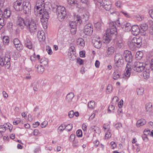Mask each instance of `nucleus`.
I'll use <instances>...</instances> for the list:
<instances>
[{
	"label": "nucleus",
	"instance_id": "1",
	"mask_svg": "<svg viewBox=\"0 0 153 153\" xmlns=\"http://www.w3.org/2000/svg\"><path fill=\"white\" fill-rule=\"evenodd\" d=\"M18 27L23 29L25 26L30 33L35 32L37 30V25L35 21L32 19L26 18L24 20L21 17H17V22Z\"/></svg>",
	"mask_w": 153,
	"mask_h": 153
},
{
	"label": "nucleus",
	"instance_id": "2",
	"mask_svg": "<svg viewBox=\"0 0 153 153\" xmlns=\"http://www.w3.org/2000/svg\"><path fill=\"white\" fill-rule=\"evenodd\" d=\"M96 6L100 9L103 8L106 10H109L111 7L110 0H94Z\"/></svg>",
	"mask_w": 153,
	"mask_h": 153
},
{
	"label": "nucleus",
	"instance_id": "3",
	"mask_svg": "<svg viewBox=\"0 0 153 153\" xmlns=\"http://www.w3.org/2000/svg\"><path fill=\"white\" fill-rule=\"evenodd\" d=\"M56 14L58 19L60 21H63L67 14L65 8L62 6H57Z\"/></svg>",
	"mask_w": 153,
	"mask_h": 153
},
{
	"label": "nucleus",
	"instance_id": "4",
	"mask_svg": "<svg viewBox=\"0 0 153 153\" xmlns=\"http://www.w3.org/2000/svg\"><path fill=\"white\" fill-rule=\"evenodd\" d=\"M39 13L42 16V18H41V21L44 28V29L47 28V22L49 18L48 13L46 11H44V10H42V9L41 8L39 10Z\"/></svg>",
	"mask_w": 153,
	"mask_h": 153
},
{
	"label": "nucleus",
	"instance_id": "5",
	"mask_svg": "<svg viewBox=\"0 0 153 153\" xmlns=\"http://www.w3.org/2000/svg\"><path fill=\"white\" fill-rule=\"evenodd\" d=\"M74 20L75 21H72L69 23V25L71 27L70 31L72 34H75L76 32V23L77 22V23H79L81 22V19L80 17L78 16H74Z\"/></svg>",
	"mask_w": 153,
	"mask_h": 153
},
{
	"label": "nucleus",
	"instance_id": "6",
	"mask_svg": "<svg viewBox=\"0 0 153 153\" xmlns=\"http://www.w3.org/2000/svg\"><path fill=\"white\" fill-rule=\"evenodd\" d=\"M10 56L9 53L5 54L3 58L0 57V65L1 66L4 65L7 68H9L10 66Z\"/></svg>",
	"mask_w": 153,
	"mask_h": 153
},
{
	"label": "nucleus",
	"instance_id": "7",
	"mask_svg": "<svg viewBox=\"0 0 153 153\" xmlns=\"http://www.w3.org/2000/svg\"><path fill=\"white\" fill-rule=\"evenodd\" d=\"M105 33L108 34V36H110L112 37L117 34V29L114 22H110L109 28L107 30Z\"/></svg>",
	"mask_w": 153,
	"mask_h": 153
},
{
	"label": "nucleus",
	"instance_id": "8",
	"mask_svg": "<svg viewBox=\"0 0 153 153\" xmlns=\"http://www.w3.org/2000/svg\"><path fill=\"white\" fill-rule=\"evenodd\" d=\"M146 63L145 64L143 62H136L134 64L133 69L135 71L140 72L143 71L145 68H146Z\"/></svg>",
	"mask_w": 153,
	"mask_h": 153
},
{
	"label": "nucleus",
	"instance_id": "9",
	"mask_svg": "<svg viewBox=\"0 0 153 153\" xmlns=\"http://www.w3.org/2000/svg\"><path fill=\"white\" fill-rule=\"evenodd\" d=\"M115 65L118 67H121L123 64L124 60L122 55L120 54H117L114 57Z\"/></svg>",
	"mask_w": 153,
	"mask_h": 153
},
{
	"label": "nucleus",
	"instance_id": "10",
	"mask_svg": "<svg viewBox=\"0 0 153 153\" xmlns=\"http://www.w3.org/2000/svg\"><path fill=\"white\" fill-rule=\"evenodd\" d=\"M22 7L25 13L28 15L30 13L31 7L29 1L26 0L24 1L22 3Z\"/></svg>",
	"mask_w": 153,
	"mask_h": 153
},
{
	"label": "nucleus",
	"instance_id": "11",
	"mask_svg": "<svg viewBox=\"0 0 153 153\" xmlns=\"http://www.w3.org/2000/svg\"><path fill=\"white\" fill-rule=\"evenodd\" d=\"M93 31V26L91 24H88L85 25L84 27L83 33L87 35H91L92 34Z\"/></svg>",
	"mask_w": 153,
	"mask_h": 153
},
{
	"label": "nucleus",
	"instance_id": "12",
	"mask_svg": "<svg viewBox=\"0 0 153 153\" xmlns=\"http://www.w3.org/2000/svg\"><path fill=\"white\" fill-rule=\"evenodd\" d=\"M123 56L126 62L130 63L132 61V56L130 51L128 50L124 51Z\"/></svg>",
	"mask_w": 153,
	"mask_h": 153
},
{
	"label": "nucleus",
	"instance_id": "13",
	"mask_svg": "<svg viewBox=\"0 0 153 153\" xmlns=\"http://www.w3.org/2000/svg\"><path fill=\"white\" fill-rule=\"evenodd\" d=\"M22 1L17 0L13 3V7L15 9L18 11H21L23 10Z\"/></svg>",
	"mask_w": 153,
	"mask_h": 153
},
{
	"label": "nucleus",
	"instance_id": "14",
	"mask_svg": "<svg viewBox=\"0 0 153 153\" xmlns=\"http://www.w3.org/2000/svg\"><path fill=\"white\" fill-rule=\"evenodd\" d=\"M131 42L134 46L137 47H140L142 45V39L140 38H133L131 40Z\"/></svg>",
	"mask_w": 153,
	"mask_h": 153
},
{
	"label": "nucleus",
	"instance_id": "15",
	"mask_svg": "<svg viewBox=\"0 0 153 153\" xmlns=\"http://www.w3.org/2000/svg\"><path fill=\"white\" fill-rule=\"evenodd\" d=\"M13 43L15 47L17 50L20 51L23 49V46L20 43V41L17 38H15L13 40Z\"/></svg>",
	"mask_w": 153,
	"mask_h": 153
},
{
	"label": "nucleus",
	"instance_id": "16",
	"mask_svg": "<svg viewBox=\"0 0 153 153\" xmlns=\"http://www.w3.org/2000/svg\"><path fill=\"white\" fill-rule=\"evenodd\" d=\"M132 33L134 35H138L140 31V29L139 27L137 25H133L131 27Z\"/></svg>",
	"mask_w": 153,
	"mask_h": 153
},
{
	"label": "nucleus",
	"instance_id": "17",
	"mask_svg": "<svg viewBox=\"0 0 153 153\" xmlns=\"http://www.w3.org/2000/svg\"><path fill=\"white\" fill-rule=\"evenodd\" d=\"M37 37L39 40L41 41H44L45 39V33L43 31H38Z\"/></svg>",
	"mask_w": 153,
	"mask_h": 153
},
{
	"label": "nucleus",
	"instance_id": "18",
	"mask_svg": "<svg viewBox=\"0 0 153 153\" xmlns=\"http://www.w3.org/2000/svg\"><path fill=\"white\" fill-rule=\"evenodd\" d=\"M44 6V1L43 0H38L36 2L35 9L39 10V8H41Z\"/></svg>",
	"mask_w": 153,
	"mask_h": 153
},
{
	"label": "nucleus",
	"instance_id": "19",
	"mask_svg": "<svg viewBox=\"0 0 153 153\" xmlns=\"http://www.w3.org/2000/svg\"><path fill=\"white\" fill-rule=\"evenodd\" d=\"M94 46L96 48H100L102 45L101 42L99 39H97V40L94 39L93 41Z\"/></svg>",
	"mask_w": 153,
	"mask_h": 153
},
{
	"label": "nucleus",
	"instance_id": "20",
	"mask_svg": "<svg viewBox=\"0 0 153 153\" xmlns=\"http://www.w3.org/2000/svg\"><path fill=\"white\" fill-rule=\"evenodd\" d=\"M131 69L130 68V66L128 63H127L125 69L126 72H125L124 73V75L126 77H129L131 74Z\"/></svg>",
	"mask_w": 153,
	"mask_h": 153
},
{
	"label": "nucleus",
	"instance_id": "21",
	"mask_svg": "<svg viewBox=\"0 0 153 153\" xmlns=\"http://www.w3.org/2000/svg\"><path fill=\"white\" fill-rule=\"evenodd\" d=\"M62 127V126H60L59 127V128L60 131H62L66 128L67 130L68 131H69L71 130V129H72L73 128V126L72 124H70L66 126L65 125H64L63 128H61Z\"/></svg>",
	"mask_w": 153,
	"mask_h": 153
},
{
	"label": "nucleus",
	"instance_id": "22",
	"mask_svg": "<svg viewBox=\"0 0 153 153\" xmlns=\"http://www.w3.org/2000/svg\"><path fill=\"white\" fill-rule=\"evenodd\" d=\"M74 96V94L72 92L68 93L66 97V101L68 102H71L72 101Z\"/></svg>",
	"mask_w": 153,
	"mask_h": 153
},
{
	"label": "nucleus",
	"instance_id": "23",
	"mask_svg": "<svg viewBox=\"0 0 153 153\" xmlns=\"http://www.w3.org/2000/svg\"><path fill=\"white\" fill-rule=\"evenodd\" d=\"M131 26L130 24L129 23H126L123 26L122 28L126 32L130 31L131 29Z\"/></svg>",
	"mask_w": 153,
	"mask_h": 153
},
{
	"label": "nucleus",
	"instance_id": "24",
	"mask_svg": "<svg viewBox=\"0 0 153 153\" xmlns=\"http://www.w3.org/2000/svg\"><path fill=\"white\" fill-rule=\"evenodd\" d=\"M112 37L110 36H108V34L105 33V35H104L103 37L104 42L106 43H109L111 40Z\"/></svg>",
	"mask_w": 153,
	"mask_h": 153
},
{
	"label": "nucleus",
	"instance_id": "25",
	"mask_svg": "<svg viewBox=\"0 0 153 153\" xmlns=\"http://www.w3.org/2000/svg\"><path fill=\"white\" fill-rule=\"evenodd\" d=\"M146 123V120L144 119H142L137 121L136 123V126L138 127H139L145 125Z\"/></svg>",
	"mask_w": 153,
	"mask_h": 153
},
{
	"label": "nucleus",
	"instance_id": "26",
	"mask_svg": "<svg viewBox=\"0 0 153 153\" xmlns=\"http://www.w3.org/2000/svg\"><path fill=\"white\" fill-rule=\"evenodd\" d=\"M25 45L27 48L31 49L32 48V42L29 39L27 38L25 41Z\"/></svg>",
	"mask_w": 153,
	"mask_h": 153
},
{
	"label": "nucleus",
	"instance_id": "27",
	"mask_svg": "<svg viewBox=\"0 0 153 153\" xmlns=\"http://www.w3.org/2000/svg\"><path fill=\"white\" fill-rule=\"evenodd\" d=\"M11 15L10 10L8 9H6L4 10L3 14V17L6 18H8L10 17Z\"/></svg>",
	"mask_w": 153,
	"mask_h": 153
},
{
	"label": "nucleus",
	"instance_id": "28",
	"mask_svg": "<svg viewBox=\"0 0 153 153\" xmlns=\"http://www.w3.org/2000/svg\"><path fill=\"white\" fill-rule=\"evenodd\" d=\"M116 45L120 48H122L124 46V42L121 39L116 41Z\"/></svg>",
	"mask_w": 153,
	"mask_h": 153
},
{
	"label": "nucleus",
	"instance_id": "29",
	"mask_svg": "<svg viewBox=\"0 0 153 153\" xmlns=\"http://www.w3.org/2000/svg\"><path fill=\"white\" fill-rule=\"evenodd\" d=\"M120 73L116 71H114L113 74V79L114 80H117L120 78Z\"/></svg>",
	"mask_w": 153,
	"mask_h": 153
},
{
	"label": "nucleus",
	"instance_id": "30",
	"mask_svg": "<svg viewBox=\"0 0 153 153\" xmlns=\"http://www.w3.org/2000/svg\"><path fill=\"white\" fill-rule=\"evenodd\" d=\"M77 44L80 47H83L85 44L84 41L81 38H79L77 40Z\"/></svg>",
	"mask_w": 153,
	"mask_h": 153
},
{
	"label": "nucleus",
	"instance_id": "31",
	"mask_svg": "<svg viewBox=\"0 0 153 153\" xmlns=\"http://www.w3.org/2000/svg\"><path fill=\"white\" fill-rule=\"evenodd\" d=\"M150 71L148 69H146L143 72V76L145 79H148L149 77Z\"/></svg>",
	"mask_w": 153,
	"mask_h": 153
},
{
	"label": "nucleus",
	"instance_id": "32",
	"mask_svg": "<svg viewBox=\"0 0 153 153\" xmlns=\"http://www.w3.org/2000/svg\"><path fill=\"white\" fill-rule=\"evenodd\" d=\"M48 59L45 57L42 58L40 60V63L42 66L47 65L48 64Z\"/></svg>",
	"mask_w": 153,
	"mask_h": 153
},
{
	"label": "nucleus",
	"instance_id": "33",
	"mask_svg": "<svg viewBox=\"0 0 153 153\" xmlns=\"http://www.w3.org/2000/svg\"><path fill=\"white\" fill-rule=\"evenodd\" d=\"M147 62H146V69H149L151 68L152 70H153V59L151 60V62L149 64Z\"/></svg>",
	"mask_w": 153,
	"mask_h": 153
},
{
	"label": "nucleus",
	"instance_id": "34",
	"mask_svg": "<svg viewBox=\"0 0 153 153\" xmlns=\"http://www.w3.org/2000/svg\"><path fill=\"white\" fill-rule=\"evenodd\" d=\"M114 51V49L113 47H111L108 48L107 53L108 55H110L113 54Z\"/></svg>",
	"mask_w": 153,
	"mask_h": 153
},
{
	"label": "nucleus",
	"instance_id": "35",
	"mask_svg": "<svg viewBox=\"0 0 153 153\" xmlns=\"http://www.w3.org/2000/svg\"><path fill=\"white\" fill-rule=\"evenodd\" d=\"M91 129L93 131L95 132L96 133L99 134L100 133V128L96 126H91Z\"/></svg>",
	"mask_w": 153,
	"mask_h": 153
},
{
	"label": "nucleus",
	"instance_id": "36",
	"mask_svg": "<svg viewBox=\"0 0 153 153\" xmlns=\"http://www.w3.org/2000/svg\"><path fill=\"white\" fill-rule=\"evenodd\" d=\"M144 89L142 87L138 88L137 89V94L138 95H141L143 94Z\"/></svg>",
	"mask_w": 153,
	"mask_h": 153
},
{
	"label": "nucleus",
	"instance_id": "37",
	"mask_svg": "<svg viewBox=\"0 0 153 153\" xmlns=\"http://www.w3.org/2000/svg\"><path fill=\"white\" fill-rule=\"evenodd\" d=\"M75 52H69L68 54V56L71 60H73L76 58L75 55Z\"/></svg>",
	"mask_w": 153,
	"mask_h": 153
},
{
	"label": "nucleus",
	"instance_id": "38",
	"mask_svg": "<svg viewBox=\"0 0 153 153\" xmlns=\"http://www.w3.org/2000/svg\"><path fill=\"white\" fill-rule=\"evenodd\" d=\"M143 56V53L142 52L140 51H137L136 54V57L137 59H140Z\"/></svg>",
	"mask_w": 153,
	"mask_h": 153
},
{
	"label": "nucleus",
	"instance_id": "39",
	"mask_svg": "<svg viewBox=\"0 0 153 153\" xmlns=\"http://www.w3.org/2000/svg\"><path fill=\"white\" fill-rule=\"evenodd\" d=\"M37 71L39 74H42L44 71V68L42 65H38L37 67Z\"/></svg>",
	"mask_w": 153,
	"mask_h": 153
},
{
	"label": "nucleus",
	"instance_id": "40",
	"mask_svg": "<svg viewBox=\"0 0 153 153\" xmlns=\"http://www.w3.org/2000/svg\"><path fill=\"white\" fill-rule=\"evenodd\" d=\"M140 27L141 30L144 31L147 30L148 28L147 25L145 23L141 24L140 25Z\"/></svg>",
	"mask_w": 153,
	"mask_h": 153
},
{
	"label": "nucleus",
	"instance_id": "41",
	"mask_svg": "<svg viewBox=\"0 0 153 153\" xmlns=\"http://www.w3.org/2000/svg\"><path fill=\"white\" fill-rule=\"evenodd\" d=\"M88 108L91 109H93L95 106V103L94 101H91L88 104Z\"/></svg>",
	"mask_w": 153,
	"mask_h": 153
},
{
	"label": "nucleus",
	"instance_id": "42",
	"mask_svg": "<svg viewBox=\"0 0 153 153\" xmlns=\"http://www.w3.org/2000/svg\"><path fill=\"white\" fill-rule=\"evenodd\" d=\"M146 111L148 112H151L152 111V105L150 103L146 105Z\"/></svg>",
	"mask_w": 153,
	"mask_h": 153
},
{
	"label": "nucleus",
	"instance_id": "43",
	"mask_svg": "<svg viewBox=\"0 0 153 153\" xmlns=\"http://www.w3.org/2000/svg\"><path fill=\"white\" fill-rule=\"evenodd\" d=\"M110 128V126L108 123L105 124L103 125V128L104 129L105 131H109Z\"/></svg>",
	"mask_w": 153,
	"mask_h": 153
},
{
	"label": "nucleus",
	"instance_id": "44",
	"mask_svg": "<svg viewBox=\"0 0 153 153\" xmlns=\"http://www.w3.org/2000/svg\"><path fill=\"white\" fill-rule=\"evenodd\" d=\"M7 127L5 126V125L0 126V132H4L7 129Z\"/></svg>",
	"mask_w": 153,
	"mask_h": 153
},
{
	"label": "nucleus",
	"instance_id": "45",
	"mask_svg": "<svg viewBox=\"0 0 153 153\" xmlns=\"http://www.w3.org/2000/svg\"><path fill=\"white\" fill-rule=\"evenodd\" d=\"M112 86L111 85H109L107 88L106 93L108 94H110L112 91Z\"/></svg>",
	"mask_w": 153,
	"mask_h": 153
},
{
	"label": "nucleus",
	"instance_id": "46",
	"mask_svg": "<svg viewBox=\"0 0 153 153\" xmlns=\"http://www.w3.org/2000/svg\"><path fill=\"white\" fill-rule=\"evenodd\" d=\"M46 50L48 53L50 55L52 53V51L51 48L49 46H47L46 47Z\"/></svg>",
	"mask_w": 153,
	"mask_h": 153
},
{
	"label": "nucleus",
	"instance_id": "47",
	"mask_svg": "<svg viewBox=\"0 0 153 153\" xmlns=\"http://www.w3.org/2000/svg\"><path fill=\"white\" fill-rule=\"evenodd\" d=\"M9 39L7 37L4 36L3 38V42L4 45H7L9 42Z\"/></svg>",
	"mask_w": 153,
	"mask_h": 153
},
{
	"label": "nucleus",
	"instance_id": "48",
	"mask_svg": "<svg viewBox=\"0 0 153 153\" xmlns=\"http://www.w3.org/2000/svg\"><path fill=\"white\" fill-rule=\"evenodd\" d=\"M114 108L115 107L112 104L108 106V111L110 112L114 111Z\"/></svg>",
	"mask_w": 153,
	"mask_h": 153
},
{
	"label": "nucleus",
	"instance_id": "49",
	"mask_svg": "<svg viewBox=\"0 0 153 153\" xmlns=\"http://www.w3.org/2000/svg\"><path fill=\"white\" fill-rule=\"evenodd\" d=\"M122 1H118L116 2L115 5L117 7L121 8L122 6Z\"/></svg>",
	"mask_w": 153,
	"mask_h": 153
},
{
	"label": "nucleus",
	"instance_id": "50",
	"mask_svg": "<svg viewBox=\"0 0 153 153\" xmlns=\"http://www.w3.org/2000/svg\"><path fill=\"white\" fill-rule=\"evenodd\" d=\"M101 24L100 22H97L94 24V27L97 29H100L101 27Z\"/></svg>",
	"mask_w": 153,
	"mask_h": 153
},
{
	"label": "nucleus",
	"instance_id": "51",
	"mask_svg": "<svg viewBox=\"0 0 153 153\" xmlns=\"http://www.w3.org/2000/svg\"><path fill=\"white\" fill-rule=\"evenodd\" d=\"M68 115L70 118H72L74 116V111L71 110L68 112Z\"/></svg>",
	"mask_w": 153,
	"mask_h": 153
},
{
	"label": "nucleus",
	"instance_id": "52",
	"mask_svg": "<svg viewBox=\"0 0 153 153\" xmlns=\"http://www.w3.org/2000/svg\"><path fill=\"white\" fill-rule=\"evenodd\" d=\"M76 136L78 137H81L82 136V132L81 130H78L76 131Z\"/></svg>",
	"mask_w": 153,
	"mask_h": 153
},
{
	"label": "nucleus",
	"instance_id": "53",
	"mask_svg": "<svg viewBox=\"0 0 153 153\" xmlns=\"http://www.w3.org/2000/svg\"><path fill=\"white\" fill-rule=\"evenodd\" d=\"M6 23L5 22L2 17H0V25L1 26H4Z\"/></svg>",
	"mask_w": 153,
	"mask_h": 153
},
{
	"label": "nucleus",
	"instance_id": "54",
	"mask_svg": "<svg viewBox=\"0 0 153 153\" xmlns=\"http://www.w3.org/2000/svg\"><path fill=\"white\" fill-rule=\"evenodd\" d=\"M68 2L69 4L72 5L77 4V1L76 0H68Z\"/></svg>",
	"mask_w": 153,
	"mask_h": 153
},
{
	"label": "nucleus",
	"instance_id": "55",
	"mask_svg": "<svg viewBox=\"0 0 153 153\" xmlns=\"http://www.w3.org/2000/svg\"><path fill=\"white\" fill-rule=\"evenodd\" d=\"M107 131V132L105 133V137L106 139H108L109 137H110L111 135L109 131Z\"/></svg>",
	"mask_w": 153,
	"mask_h": 153
},
{
	"label": "nucleus",
	"instance_id": "56",
	"mask_svg": "<svg viewBox=\"0 0 153 153\" xmlns=\"http://www.w3.org/2000/svg\"><path fill=\"white\" fill-rule=\"evenodd\" d=\"M111 147V149H114L116 147V143L112 141L110 143Z\"/></svg>",
	"mask_w": 153,
	"mask_h": 153
},
{
	"label": "nucleus",
	"instance_id": "57",
	"mask_svg": "<svg viewBox=\"0 0 153 153\" xmlns=\"http://www.w3.org/2000/svg\"><path fill=\"white\" fill-rule=\"evenodd\" d=\"M77 63L79 65H82L83 63V60L80 58H77L76 59Z\"/></svg>",
	"mask_w": 153,
	"mask_h": 153
},
{
	"label": "nucleus",
	"instance_id": "58",
	"mask_svg": "<svg viewBox=\"0 0 153 153\" xmlns=\"http://www.w3.org/2000/svg\"><path fill=\"white\" fill-rule=\"evenodd\" d=\"M48 124V122L47 121H45L43 122L41 124V126L42 128L45 127Z\"/></svg>",
	"mask_w": 153,
	"mask_h": 153
},
{
	"label": "nucleus",
	"instance_id": "59",
	"mask_svg": "<svg viewBox=\"0 0 153 153\" xmlns=\"http://www.w3.org/2000/svg\"><path fill=\"white\" fill-rule=\"evenodd\" d=\"M75 136L74 134H71L69 137V140L70 141L72 142L75 140Z\"/></svg>",
	"mask_w": 153,
	"mask_h": 153
},
{
	"label": "nucleus",
	"instance_id": "60",
	"mask_svg": "<svg viewBox=\"0 0 153 153\" xmlns=\"http://www.w3.org/2000/svg\"><path fill=\"white\" fill-rule=\"evenodd\" d=\"M150 131L149 129H145L144 131V132H143L144 134L145 135H146L147 136L148 135H150Z\"/></svg>",
	"mask_w": 153,
	"mask_h": 153
},
{
	"label": "nucleus",
	"instance_id": "61",
	"mask_svg": "<svg viewBox=\"0 0 153 153\" xmlns=\"http://www.w3.org/2000/svg\"><path fill=\"white\" fill-rule=\"evenodd\" d=\"M75 47L73 45H71L69 48V52H75Z\"/></svg>",
	"mask_w": 153,
	"mask_h": 153
},
{
	"label": "nucleus",
	"instance_id": "62",
	"mask_svg": "<svg viewBox=\"0 0 153 153\" xmlns=\"http://www.w3.org/2000/svg\"><path fill=\"white\" fill-rule=\"evenodd\" d=\"M114 22V24L115 25H116L118 27H120L121 26V23L119 21V19H118L117 21Z\"/></svg>",
	"mask_w": 153,
	"mask_h": 153
},
{
	"label": "nucleus",
	"instance_id": "63",
	"mask_svg": "<svg viewBox=\"0 0 153 153\" xmlns=\"http://www.w3.org/2000/svg\"><path fill=\"white\" fill-rule=\"evenodd\" d=\"M34 86L33 87V89L35 91H37L38 90V85L37 83H34L33 84Z\"/></svg>",
	"mask_w": 153,
	"mask_h": 153
},
{
	"label": "nucleus",
	"instance_id": "64",
	"mask_svg": "<svg viewBox=\"0 0 153 153\" xmlns=\"http://www.w3.org/2000/svg\"><path fill=\"white\" fill-rule=\"evenodd\" d=\"M122 124L120 123H118L116 124L115 125V127L117 129H118L119 128L122 127Z\"/></svg>",
	"mask_w": 153,
	"mask_h": 153
}]
</instances>
